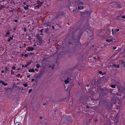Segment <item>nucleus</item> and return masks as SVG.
Wrapping results in <instances>:
<instances>
[{"label": "nucleus", "mask_w": 125, "mask_h": 125, "mask_svg": "<svg viewBox=\"0 0 125 125\" xmlns=\"http://www.w3.org/2000/svg\"><path fill=\"white\" fill-rule=\"evenodd\" d=\"M30 53L31 54H33V53H32L31 52H30Z\"/></svg>", "instance_id": "obj_56"}, {"label": "nucleus", "mask_w": 125, "mask_h": 125, "mask_svg": "<svg viewBox=\"0 0 125 125\" xmlns=\"http://www.w3.org/2000/svg\"><path fill=\"white\" fill-rule=\"evenodd\" d=\"M11 74H14V72H13V71L12 70H11Z\"/></svg>", "instance_id": "obj_28"}, {"label": "nucleus", "mask_w": 125, "mask_h": 125, "mask_svg": "<svg viewBox=\"0 0 125 125\" xmlns=\"http://www.w3.org/2000/svg\"><path fill=\"white\" fill-rule=\"evenodd\" d=\"M30 74L28 75H27V77H30Z\"/></svg>", "instance_id": "obj_43"}, {"label": "nucleus", "mask_w": 125, "mask_h": 125, "mask_svg": "<svg viewBox=\"0 0 125 125\" xmlns=\"http://www.w3.org/2000/svg\"><path fill=\"white\" fill-rule=\"evenodd\" d=\"M18 21V20H16V19H15L14 21L15 22H17Z\"/></svg>", "instance_id": "obj_38"}, {"label": "nucleus", "mask_w": 125, "mask_h": 125, "mask_svg": "<svg viewBox=\"0 0 125 125\" xmlns=\"http://www.w3.org/2000/svg\"><path fill=\"white\" fill-rule=\"evenodd\" d=\"M89 108V106L88 105L86 107V108Z\"/></svg>", "instance_id": "obj_52"}, {"label": "nucleus", "mask_w": 125, "mask_h": 125, "mask_svg": "<svg viewBox=\"0 0 125 125\" xmlns=\"http://www.w3.org/2000/svg\"><path fill=\"white\" fill-rule=\"evenodd\" d=\"M43 29H42L40 30H38V31H40L41 33H43Z\"/></svg>", "instance_id": "obj_26"}, {"label": "nucleus", "mask_w": 125, "mask_h": 125, "mask_svg": "<svg viewBox=\"0 0 125 125\" xmlns=\"http://www.w3.org/2000/svg\"><path fill=\"white\" fill-rule=\"evenodd\" d=\"M65 14V13L63 11H61V12H59L57 14L56 17H57L60 18V17L64 15Z\"/></svg>", "instance_id": "obj_3"}, {"label": "nucleus", "mask_w": 125, "mask_h": 125, "mask_svg": "<svg viewBox=\"0 0 125 125\" xmlns=\"http://www.w3.org/2000/svg\"><path fill=\"white\" fill-rule=\"evenodd\" d=\"M86 85L87 87H88L89 86V85L87 84Z\"/></svg>", "instance_id": "obj_59"}, {"label": "nucleus", "mask_w": 125, "mask_h": 125, "mask_svg": "<svg viewBox=\"0 0 125 125\" xmlns=\"http://www.w3.org/2000/svg\"><path fill=\"white\" fill-rule=\"evenodd\" d=\"M9 11L10 12H13V10H9Z\"/></svg>", "instance_id": "obj_44"}, {"label": "nucleus", "mask_w": 125, "mask_h": 125, "mask_svg": "<svg viewBox=\"0 0 125 125\" xmlns=\"http://www.w3.org/2000/svg\"><path fill=\"white\" fill-rule=\"evenodd\" d=\"M40 66L38 64H37L36 66V67L37 68H39Z\"/></svg>", "instance_id": "obj_35"}, {"label": "nucleus", "mask_w": 125, "mask_h": 125, "mask_svg": "<svg viewBox=\"0 0 125 125\" xmlns=\"http://www.w3.org/2000/svg\"><path fill=\"white\" fill-rule=\"evenodd\" d=\"M118 122V120H116V121L115 122V124L117 123Z\"/></svg>", "instance_id": "obj_45"}, {"label": "nucleus", "mask_w": 125, "mask_h": 125, "mask_svg": "<svg viewBox=\"0 0 125 125\" xmlns=\"http://www.w3.org/2000/svg\"><path fill=\"white\" fill-rule=\"evenodd\" d=\"M52 29L53 30H54L55 29V27L53 25L52 26Z\"/></svg>", "instance_id": "obj_39"}, {"label": "nucleus", "mask_w": 125, "mask_h": 125, "mask_svg": "<svg viewBox=\"0 0 125 125\" xmlns=\"http://www.w3.org/2000/svg\"><path fill=\"white\" fill-rule=\"evenodd\" d=\"M32 91V90L31 89H30L29 90V93H30Z\"/></svg>", "instance_id": "obj_34"}, {"label": "nucleus", "mask_w": 125, "mask_h": 125, "mask_svg": "<svg viewBox=\"0 0 125 125\" xmlns=\"http://www.w3.org/2000/svg\"><path fill=\"white\" fill-rule=\"evenodd\" d=\"M112 125H113L114 124V123L113 122H112Z\"/></svg>", "instance_id": "obj_62"}, {"label": "nucleus", "mask_w": 125, "mask_h": 125, "mask_svg": "<svg viewBox=\"0 0 125 125\" xmlns=\"http://www.w3.org/2000/svg\"><path fill=\"white\" fill-rule=\"evenodd\" d=\"M13 39L12 38L10 37L8 39V40H7V41L8 42H10L11 40H13Z\"/></svg>", "instance_id": "obj_11"}, {"label": "nucleus", "mask_w": 125, "mask_h": 125, "mask_svg": "<svg viewBox=\"0 0 125 125\" xmlns=\"http://www.w3.org/2000/svg\"><path fill=\"white\" fill-rule=\"evenodd\" d=\"M23 4L25 5H26V2H23Z\"/></svg>", "instance_id": "obj_53"}, {"label": "nucleus", "mask_w": 125, "mask_h": 125, "mask_svg": "<svg viewBox=\"0 0 125 125\" xmlns=\"http://www.w3.org/2000/svg\"><path fill=\"white\" fill-rule=\"evenodd\" d=\"M73 121L71 116L69 115L65 117L63 121V124H65L68 122L70 121L72 122Z\"/></svg>", "instance_id": "obj_1"}, {"label": "nucleus", "mask_w": 125, "mask_h": 125, "mask_svg": "<svg viewBox=\"0 0 125 125\" xmlns=\"http://www.w3.org/2000/svg\"><path fill=\"white\" fill-rule=\"evenodd\" d=\"M119 30V28L116 29L115 30V33H116Z\"/></svg>", "instance_id": "obj_23"}, {"label": "nucleus", "mask_w": 125, "mask_h": 125, "mask_svg": "<svg viewBox=\"0 0 125 125\" xmlns=\"http://www.w3.org/2000/svg\"><path fill=\"white\" fill-rule=\"evenodd\" d=\"M37 2H39L40 3H41L42 4L44 3V0H43L42 1H41V0H38L37 1Z\"/></svg>", "instance_id": "obj_13"}, {"label": "nucleus", "mask_w": 125, "mask_h": 125, "mask_svg": "<svg viewBox=\"0 0 125 125\" xmlns=\"http://www.w3.org/2000/svg\"><path fill=\"white\" fill-rule=\"evenodd\" d=\"M23 85H24L25 87H27L28 86L27 84V83L23 84Z\"/></svg>", "instance_id": "obj_27"}, {"label": "nucleus", "mask_w": 125, "mask_h": 125, "mask_svg": "<svg viewBox=\"0 0 125 125\" xmlns=\"http://www.w3.org/2000/svg\"><path fill=\"white\" fill-rule=\"evenodd\" d=\"M79 44H80V46H82V45L81 44V43H79Z\"/></svg>", "instance_id": "obj_57"}, {"label": "nucleus", "mask_w": 125, "mask_h": 125, "mask_svg": "<svg viewBox=\"0 0 125 125\" xmlns=\"http://www.w3.org/2000/svg\"><path fill=\"white\" fill-rule=\"evenodd\" d=\"M43 105H46V103H43Z\"/></svg>", "instance_id": "obj_54"}, {"label": "nucleus", "mask_w": 125, "mask_h": 125, "mask_svg": "<svg viewBox=\"0 0 125 125\" xmlns=\"http://www.w3.org/2000/svg\"><path fill=\"white\" fill-rule=\"evenodd\" d=\"M22 30H23L25 32H26L27 31L26 28H22Z\"/></svg>", "instance_id": "obj_24"}, {"label": "nucleus", "mask_w": 125, "mask_h": 125, "mask_svg": "<svg viewBox=\"0 0 125 125\" xmlns=\"http://www.w3.org/2000/svg\"><path fill=\"white\" fill-rule=\"evenodd\" d=\"M24 65H22V67H24Z\"/></svg>", "instance_id": "obj_60"}, {"label": "nucleus", "mask_w": 125, "mask_h": 125, "mask_svg": "<svg viewBox=\"0 0 125 125\" xmlns=\"http://www.w3.org/2000/svg\"><path fill=\"white\" fill-rule=\"evenodd\" d=\"M122 17L124 19H125V16H122Z\"/></svg>", "instance_id": "obj_41"}, {"label": "nucleus", "mask_w": 125, "mask_h": 125, "mask_svg": "<svg viewBox=\"0 0 125 125\" xmlns=\"http://www.w3.org/2000/svg\"><path fill=\"white\" fill-rule=\"evenodd\" d=\"M73 86V85H72L71 86V87H72Z\"/></svg>", "instance_id": "obj_61"}, {"label": "nucleus", "mask_w": 125, "mask_h": 125, "mask_svg": "<svg viewBox=\"0 0 125 125\" xmlns=\"http://www.w3.org/2000/svg\"><path fill=\"white\" fill-rule=\"evenodd\" d=\"M117 94V96H118V94Z\"/></svg>", "instance_id": "obj_63"}, {"label": "nucleus", "mask_w": 125, "mask_h": 125, "mask_svg": "<svg viewBox=\"0 0 125 125\" xmlns=\"http://www.w3.org/2000/svg\"><path fill=\"white\" fill-rule=\"evenodd\" d=\"M107 92L109 93H110V94H111L112 92V90L110 89H108V90H107Z\"/></svg>", "instance_id": "obj_16"}, {"label": "nucleus", "mask_w": 125, "mask_h": 125, "mask_svg": "<svg viewBox=\"0 0 125 125\" xmlns=\"http://www.w3.org/2000/svg\"><path fill=\"white\" fill-rule=\"evenodd\" d=\"M28 64H26L25 65V66H24V67H27L28 66Z\"/></svg>", "instance_id": "obj_37"}, {"label": "nucleus", "mask_w": 125, "mask_h": 125, "mask_svg": "<svg viewBox=\"0 0 125 125\" xmlns=\"http://www.w3.org/2000/svg\"><path fill=\"white\" fill-rule=\"evenodd\" d=\"M35 9H38L39 8V6L38 5H36L34 6Z\"/></svg>", "instance_id": "obj_14"}, {"label": "nucleus", "mask_w": 125, "mask_h": 125, "mask_svg": "<svg viewBox=\"0 0 125 125\" xmlns=\"http://www.w3.org/2000/svg\"><path fill=\"white\" fill-rule=\"evenodd\" d=\"M118 90L120 92L124 93L125 91V88L123 87H120L118 89Z\"/></svg>", "instance_id": "obj_4"}, {"label": "nucleus", "mask_w": 125, "mask_h": 125, "mask_svg": "<svg viewBox=\"0 0 125 125\" xmlns=\"http://www.w3.org/2000/svg\"><path fill=\"white\" fill-rule=\"evenodd\" d=\"M40 118L41 119H42V116H41L40 117Z\"/></svg>", "instance_id": "obj_51"}, {"label": "nucleus", "mask_w": 125, "mask_h": 125, "mask_svg": "<svg viewBox=\"0 0 125 125\" xmlns=\"http://www.w3.org/2000/svg\"><path fill=\"white\" fill-rule=\"evenodd\" d=\"M12 69L13 70H15L16 69V67L15 66H12Z\"/></svg>", "instance_id": "obj_31"}, {"label": "nucleus", "mask_w": 125, "mask_h": 125, "mask_svg": "<svg viewBox=\"0 0 125 125\" xmlns=\"http://www.w3.org/2000/svg\"><path fill=\"white\" fill-rule=\"evenodd\" d=\"M98 73H99L100 74H101L102 75H104L106 74V73H105L102 72V71H99Z\"/></svg>", "instance_id": "obj_7"}, {"label": "nucleus", "mask_w": 125, "mask_h": 125, "mask_svg": "<svg viewBox=\"0 0 125 125\" xmlns=\"http://www.w3.org/2000/svg\"><path fill=\"white\" fill-rule=\"evenodd\" d=\"M112 41V40L111 39H108L106 40V41L107 42H111Z\"/></svg>", "instance_id": "obj_18"}, {"label": "nucleus", "mask_w": 125, "mask_h": 125, "mask_svg": "<svg viewBox=\"0 0 125 125\" xmlns=\"http://www.w3.org/2000/svg\"><path fill=\"white\" fill-rule=\"evenodd\" d=\"M68 80L69 78H68L66 80H65L64 82L66 84H67L68 83H69V81Z\"/></svg>", "instance_id": "obj_12"}, {"label": "nucleus", "mask_w": 125, "mask_h": 125, "mask_svg": "<svg viewBox=\"0 0 125 125\" xmlns=\"http://www.w3.org/2000/svg\"><path fill=\"white\" fill-rule=\"evenodd\" d=\"M17 28V27H15L14 28H13L12 30H13L14 31H15L16 30V29Z\"/></svg>", "instance_id": "obj_33"}, {"label": "nucleus", "mask_w": 125, "mask_h": 125, "mask_svg": "<svg viewBox=\"0 0 125 125\" xmlns=\"http://www.w3.org/2000/svg\"><path fill=\"white\" fill-rule=\"evenodd\" d=\"M1 72L2 73H4V70H2L1 71Z\"/></svg>", "instance_id": "obj_46"}, {"label": "nucleus", "mask_w": 125, "mask_h": 125, "mask_svg": "<svg viewBox=\"0 0 125 125\" xmlns=\"http://www.w3.org/2000/svg\"><path fill=\"white\" fill-rule=\"evenodd\" d=\"M38 69H35V70L37 72H38Z\"/></svg>", "instance_id": "obj_49"}, {"label": "nucleus", "mask_w": 125, "mask_h": 125, "mask_svg": "<svg viewBox=\"0 0 125 125\" xmlns=\"http://www.w3.org/2000/svg\"><path fill=\"white\" fill-rule=\"evenodd\" d=\"M113 66L115 67H116L117 68H119V65L118 64H114L113 65Z\"/></svg>", "instance_id": "obj_10"}, {"label": "nucleus", "mask_w": 125, "mask_h": 125, "mask_svg": "<svg viewBox=\"0 0 125 125\" xmlns=\"http://www.w3.org/2000/svg\"><path fill=\"white\" fill-rule=\"evenodd\" d=\"M83 34V33H81V34H80V35H79V36L81 37L82 35Z\"/></svg>", "instance_id": "obj_50"}, {"label": "nucleus", "mask_w": 125, "mask_h": 125, "mask_svg": "<svg viewBox=\"0 0 125 125\" xmlns=\"http://www.w3.org/2000/svg\"><path fill=\"white\" fill-rule=\"evenodd\" d=\"M64 87H65V88L66 87V86H64Z\"/></svg>", "instance_id": "obj_64"}, {"label": "nucleus", "mask_w": 125, "mask_h": 125, "mask_svg": "<svg viewBox=\"0 0 125 125\" xmlns=\"http://www.w3.org/2000/svg\"><path fill=\"white\" fill-rule=\"evenodd\" d=\"M40 34L38 33L36 34V37L37 39L39 40L40 41H41L42 40V39L41 37Z\"/></svg>", "instance_id": "obj_5"}, {"label": "nucleus", "mask_w": 125, "mask_h": 125, "mask_svg": "<svg viewBox=\"0 0 125 125\" xmlns=\"http://www.w3.org/2000/svg\"><path fill=\"white\" fill-rule=\"evenodd\" d=\"M28 71L29 72L31 73V72H34L35 70L33 68L31 69H29Z\"/></svg>", "instance_id": "obj_8"}, {"label": "nucleus", "mask_w": 125, "mask_h": 125, "mask_svg": "<svg viewBox=\"0 0 125 125\" xmlns=\"http://www.w3.org/2000/svg\"><path fill=\"white\" fill-rule=\"evenodd\" d=\"M113 48L114 50H115L116 49V47H114Z\"/></svg>", "instance_id": "obj_47"}, {"label": "nucleus", "mask_w": 125, "mask_h": 125, "mask_svg": "<svg viewBox=\"0 0 125 125\" xmlns=\"http://www.w3.org/2000/svg\"><path fill=\"white\" fill-rule=\"evenodd\" d=\"M110 86L113 88H115L116 87V85H115L112 84Z\"/></svg>", "instance_id": "obj_15"}, {"label": "nucleus", "mask_w": 125, "mask_h": 125, "mask_svg": "<svg viewBox=\"0 0 125 125\" xmlns=\"http://www.w3.org/2000/svg\"><path fill=\"white\" fill-rule=\"evenodd\" d=\"M34 50V48H33V47H32L31 48V51H32L33 50Z\"/></svg>", "instance_id": "obj_48"}, {"label": "nucleus", "mask_w": 125, "mask_h": 125, "mask_svg": "<svg viewBox=\"0 0 125 125\" xmlns=\"http://www.w3.org/2000/svg\"><path fill=\"white\" fill-rule=\"evenodd\" d=\"M93 83H93H90V85L91 86H93L94 87L95 86V84L94 83Z\"/></svg>", "instance_id": "obj_20"}, {"label": "nucleus", "mask_w": 125, "mask_h": 125, "mask_svg": "<svg viewBox=\"0 0 125 125\" xmlns=\"http://www.w3.org/2000/svg\"><path fill=\"white\" fill-rule=\"evenodd\" d=\"M9 68H8L7 67H5V71H6V72H7L8 71H10V70H9Z\"/></svg>", "instance_id": "obj_19"}, {"label": "nucleus", "mask_w": 125, "mask_h": 125, "mask_svg": "<svg viewBox=\"0 0 125 125\" xmlns=\"http://www.w3.org/2000/svg\"><path fill=\"white\" fill-rule=\"evenodd\" d=\"M121 17L119 16H117L116 18V19L119 20H120Z\"/></svg>", "instance_id": "obj_25"}, {"label": "nucleus", "mask_w": 125, "mask_h": 125, "mask_svg": "<svg viewBox=\"0 0 125 125\" xmlns=\"http://www.w3.org/2000/svg\"><path fill=\"white\" fill-rule=\"evenodd\" d=\"M54 65L53 64H52V65H50L49 67V68H50L51 67H52V70H53L54 68Z\"/></svg>", "instance_id": "obj_9"}, {"label": "nucleus", "mask_w": 125, "mask_h": 125, "mask_svg": "<svg viewBox=\"0 0 125 125\" xmlns=\"http://www.w3.org/2000/svg\"><path fill=\"white\" fill-rule=\"evenodd\" d=\"M108 28V26H107L106 27H105L104 29H105V30L106 31H107L108 30V29H107V28Z\"/></svg>", "instance_id": "obj_29"}, {"label": "nucleus", "mask_w": 125, "mask_h": 125, "mask_svg": "<svg viewBox=\"0 0 125 125\" xmlns=\"http://www.w3.org/2000/svg\"><path fill=\"white\" fill-rule=\"evenodd\" d=\"M29 5L27 4L26 5V6H25L24 7V8L25 10H27L29 9Z\"/></svg>", "instance_id": "obj_6"}, {"label": "nucleus", "mask_w": 125, "mask_h": 125, "mask_svg": "<svg viewBox=\"0 0 125 125\" xmlns=\"http://www.w3.org/2000/svg\"><path fill=\"white\" fill-rule=\"evenodd\" d=\"M113 4V5L116 9H120L122 8V5L119 3L115 1H112L110 3V4Z\"/></svg>", "instance_id": "obj_2"}, {"label": "nucleus", "mask_w": 125, "mask_h": 125, "mask_svg": "<svg viewBox=\"0 0 125 125\" xmlns=\"http://www.w3.org/2000/svg\"><path fill=\"white\" fill-rule=\"evenodd\" d=\"M83 6H78V9L79 10H81L83 9Z\"/></svg>", "instance_id": "obj_17"}, {"label": "nucleus", "mask_w": 125, "mask_h": 125, "mask_svg": "<svg viewBox=\"0 0 125 125\" xmlns=\"http://www.w3.org/2000/svg\"><path fill=\"white\" fill-rule=\"evenodd\" d=\"M112 34H113L114 33V30L113 29H112Z\"/></svg>", "instance_id": "obj_36"}, {"label": "nucleus", "mask_w": 125, "mask_h": 125, "mask_svg": "<svg viewBox=\"0 0 125 125\" xmlns=\"http://www.w3.org/2000/svg\"><path fill=\"white\" fill-rule=\"evenodd\" d=\"M122 64L123 65V67H125V62H123Z\"/></svg>", "instance_id": "obj_32"}, {"label": "nucleus", "mask_w": 125, "mask_h": 125, "mask_svg": "<svg viewBox=\"0 0 125 125\" xmlns=\"http://www.w3.org/2000/svg\"><path fill=\"white\" fill-rule=\"evenodd\" d=\"M10 34V32L9 31H7V32H6V34H5V36H7L8 35H9Z\"/></svg>", "instance_id": "obj_21"}, {"label": "nucleus", "mask_w": 125, "mask_h": 125, "mask_svg": "<svg viewBox=\"0 0 125 125\" xmlns=\"http://www.w3.org/2000/svg\"><path fill=\"white\" fill-rule=\"evenodd\" d=\"M20 68H18V69H17L16 70V71H19L20 70Z\"/></svg>", "instance_id": "obj_42"}, {"label": "nucleus", "mask_w": 125, "mask_h": 125, "mask_svg": "<svg viewBox=\"0 0 125 125\" xmlns=\"http://www.w3.org/2000/svg\"><path fill=\"white\" fill-rule=\"evenodd\" d=\"M8 85V84L7 83H4V84L3 85L4 86H6Z\"/></svg>", "instance_id": "obj_40"}, {"label": "nucleus", "mask_w": 125, "mask_h": 125, "mask_svg": "<svg viewBox=\"0 0 125 125\" xmlns=\"http://www.w3.org/2000/svg\"><path fill=\"white\" fill-rule=\"evenodd\" d=\"M14 37V36L13 35H12V36L11 37H12V38L13 39V38Z\"/></svg>", "instance_id": "obj_55"}, {"label": "nucleus", "mask_w": 125, "mask_h": 125, "mask_svg": "<svg viewBox=\"0 0 125 125\" xmlns=\"http://www.w3.org/2000/svg\"><path fill=\"white\" fill-rule=\"evenodd\" d=\"M24 56L25 57H27L28 56V55L27 54L25 53L24 54Z\"/></svg>", "instance_id": "obj_30"}, {"label": "nucleus", "mask_w": 125, "mask_h": 125, "mask_svg": "<svg viewBox=\"0 0 125 125\" xmlns=\"http://www.w3.org/2000/svg\"><path fill=\"white\" fill-rule=\"evenodd\" d=\"M40 34L41 35H43V33H42Z\"/></svg>", "instance_id": "obj_58"}, {"label": "nucleus", "mask_w": 125, "mask_h": 125, "mask_svg": "<svg viewBox=\"0 0 125 125\" xmlns=\"http://www.w3.org/2000/svg\"><path fill=\"white\" fill-rule=\"evenodd\" d=\"M0 83H2V84L4 85L5 83L4 81H2V80H0Z\"/></svg>", "instance_id": "obj_22"}]
</instances>
